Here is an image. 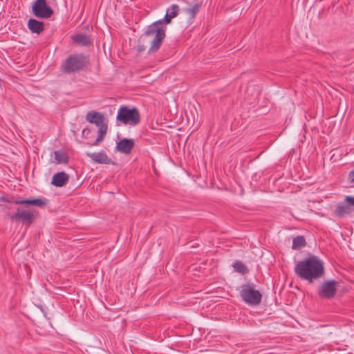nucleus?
Wrapping results in <instances>:
<instances>
[{"label": "nucleus", "instance_id": "nucleus-1", "mask_svg": "<svg viewBox=\"0 0 354 354\" xmlns=\"http://www.w3.org/2000/svg\"><path fill=\"white\" fill-rule=\"evenodd\" d=\"M179 10V6L177 4L171 5L167 9L163 19H159L147 27L144 35L140 37L139 40L144 41L145 37H153L150 42L148 53H156L160 49L166 36V26L171 24V19L178 15Z\"/></svg>", "mask_w": 354, "mask_h": 354}, {"label": "nucleus", "instance_id": "nucleus-2", "mask_svg": "<svg viewBox=\"0 0 354 354\" xmlns=\"http://www.w3.org/2000/svg\"><path fill=\"white\" fill-rule=\"evenodd\" d=\"M295 274L308 283L324 275V263L315 255H310L297 263L294 268Z\"/></svg>", "mask_w": 354, "mask_h": 354}, {"label": "nucleus", "instance_id": "nucleus-3", "mask_svg": "<svg viewBox=\"0 0 354 354\" xmlns=\"http://www.w3.org/2000/svg\"><path fill=\"white\" fill-rule=\"evenodd\" d=\"M90 64L89 57L83 53L69 55L60 65L63 73L72 74L85 70Z\"/></svg>", "mask_w": 354, "mask_h": 354}, {"label": "nucleus", "instance_id": "nucleus-4", "mask_svg": "<svg viewBox=\"0 0 354 354\" xmlns=\"http://www.w3.org/2000/svg\"><path fill=\"white\" fill-rule=\"evenodd\" d=\"M104 116L102 113L95 111H91L87 113L86 120L88 122L95 124L98 127L97 137L95 142L91 144V146H97L102 142L108 130V126L104 122Z\"/></svg>", "mask_w": 354, "mask_h": 354}, {"label": "nucleus", "instance_id": "nucleus-5", "mask_svg": "<svg viewBox=\"0 0 354 354\" xmlns=\"http://www.w3.org/2000/svg\"><path fill=\"white\" fill-rule=\"evenodd\" d=\"M116 120L125 125L136 126L140 122V113L135 106L122 105L118 111Z\"/></svg>", "mask_w": 354, "mask_h": 354}, {"label": "nucleus", "instance_id": "nucleus-6", "mask_svg": "<svg viewBox=\"0 0 354 354\" xmlns=\"http://www.w3.org/2000/svg\"><path fill=\"white\" fill-rule=\"evenodd\" d=\"M37 212L30 208L22 209L19 207L16 208V212L13 214L7 213L8 218L12 222H19L26 226L31 225L37 217Z\"/></svg>", "mask_w": 354, "mask_h": 354}, {"label": "nucleus", "instance_id": "nucleus-7", "mask_svg": "<svg viewBox=\"0 0 354 354\" xmlns=\"http://www.w3.org/2000/svg\"><path fill=\"white\" fill-rule=\"evenodd\" d=\"M255 286L252 283H244L239 292L243 301L252 306L259 305L262 299V294L259 290L255 289Z\"/></svg>", "mask_w": 354, "mask_h": 354}, {"label": "nucleus", "instance_id": "nucleus-8", "mask_svg": "<svg viewBox=\"0 0 354 354\" xmlns=\"http://www.w3.org/2000/svg\"><path fill=\"white\" fill-rule=\"evenodd\" d=\"M32 12L37 18L48 19L53 15L54 10L46 0H35L32 6Z\"/></svg>", "mask_w": 354, "mask_h": 354}, {"label": "nucleus", "instance_id": "nucleus-9", "mask_svg": "<svg viewBox=\"0 0 354 354\" xmlns=\"http://www.w3.org/2000/svg\"><path fill=\"white\" fill-rule=\"evenodd\" d=\"M1 201L7 202L8 203H12L15 205H22L26 206L33 205L39 207H42L45 206L48 203L47 199L42 198H15V197H11L10 198H1Z\"/></svg>", "mask_w": 354, "mask_h": 354}, {"label": "nucleus", "instance_id": "nucleus-10", "mask_svg": "<svg viewBox=\"0 0 354 354\" xmlns=\"http://www.w3.org/2000/svg\"><path fill=\"white\" fill-rule=\"evenodd\" d=\"M86 156L89 157L93 162L98 164L113 165H115V162L109 158L105 151H101L100 152L87 153Z\"/></svg>", "mask_w": 354, "mask_h": 354}, {"label": "nucleus", "instance_id": "nucleus-11", "mask_svg": "<svg viewBox=\"0 0 354 354\" xmlns=\"http://www.w3.org/2000/svg\"><path fill=\"white\" fill-rule=\"evenodd\" d=\"M134 146L135 142L133 139L124 138L117 142L115 150L122 153L129 154Z\"/></svg>", "mask_w": 354, "mask_h": 354}, {"label": "nucleus", "instance_id": "nucleus-12", "mask_svg": "<svg viewBox=\"0 0 354 354\" xmlns=\"http://www.w3.org/2000/svg\"><path fill=\"white\" fill-rule=\"evenodd\" d=\"M69 180V175L65 171L55 173L51 180V185L57 187H62L66 185Z\"/></svg>", "mask_w": 354, "mask_h": 354}, {"label": "nucleus", "instance_id": "nucleus-13", "mask_svg": "<svg viewBox=\"0 0 354 354\" xmlns=\"http://www.w3.org/2000/svg\"><path fill=\"white\" fill-rule=\"evenodd\" d=\"M318 296L321 299H330L332 297V279L328 280L320 284L317 291Z\"/></svg>", "mask_w": 354, "mask_h": 354}, {"label": "nucleus", "instance_id": "nucleus-14", "mask_svg": "<svg viewBox=\"0 0 354 354\" xmlns=\"http://www.w3.org/2000/svg\"><path fill=\"white\" fill-rule=\"evenodd\" d=\"M27 26L32 33L39 35L44 30V23L34 18H30Z\"/></svg>", "mask_w": 354, "mask_h": 354}, {"label": "nucleus", "instance_id": "nucleus-15", "mask_svg": "<svg viewBox=\"0 0 354 354\" xmlns=\"http://www.w3.org/2000/svg\"><path fill=\"white\" fill-rule=\"evenodd\" d=\"M74 43L82 46H88L93 44L91 37L86 34L77 33L71 37Z\"/></svg>", "mask_w": 354, "mask_h": 354}, {"label": "nucleus", "instance_id": "nucleus-16", "mask_svg": "<svg viewBox=\"0 0 354 354\" xmlns=\"http://www.w3.org/2000/svg\"><path fill=\"white\" fill-rule=\"evenodd\" d=\"M55 159L57 163L67 164L69 162V156L68 153L63 150L55 151Z\"/></svg>", "mask_w": 354, "mask_h": 354}, {"label": "nucleus", "instance_id": "nucleus-17", "mask_svg": "<svg viewBox=\"0 0 354 354\" xmlns=\"http://www.w3.org/2000/svg\"><path fill=\"white\" fill-rule=\"evenodd\" d=\"M202 6V3H197L192 6L191 8H187L184 9V11L187 15H189V19H193L196 17V15L198 13L201 8Z\"/></svg>", "mask_w": 354, "mask_h": 354}, {"label": "nucleus", "instance_id": "nucleus-18", "mask_svg": "<svg viewBox=\"0 0 354 354\" xmlns=\"http://www.w3.org/2000/svg\"><path fill=\"white\" fill-rule=\"evenodd\" d=\"M306 245V241L304 236H297L295 237L292 240V250H299L301 248L305 247Z\"/></svg>", "mask_w": 354, "mask_h": 354}, {"label": "nucleus", "instance_id": "nucleus-19", "mask_svg": "<svg viewBox=\"0 0 354 354\" xmlns=\"http://www.w3.org/2000/svg\"><path fill=\"white\" fill-rule=\"evenodd\" d=\"M353 212L351 207H348L345 203L344 204L339 205L336 208V214L339 216H344Z\"/></svg>", "mask_w": 354, "mask_h": 354}, {"label": "nucleus", "instance_id": "nucleus-20", "mask_svg": "<svg viewBox=\"0 0 354 354\" xmlns=\"http://www.w3.org/2000/svg\"><path fill=\"white\" fill-rule=\"evenodd\" d=\"M232 266L236 272L242 274H245L249 272L248 267L241 261H236Z\"/></svg>", "mask_w": 354, "mask_h": 354}, {"label": "nucleus", "instance_id": "nucleus-21", "mask_svg": "<svg viewBox=\"0 0 354 354\" xmlns=\"http://www.w3.org/2000/svg\"><path fill=\"white\" fill-rule=\"evenodd\" d=\"M345 203L351 208L354 210V197L353 196H346L345 198Z\"/></svg>", "mask_w": 354, "mask_h": 354}, {"label": "nucleus", "instance_id": "nucleus-22", "mask_svg": "<svg viewBox=\"0 0 354 354\" xmlns=\"http://www.w3.org/2000/svg\"><path fill=\"white\" fill-rule=\"evenodd\" d=\"M146 49V46L144 44H139L137 47V50L138 53H142L145 51Z\"/></svg>", "mask_w": 354, "mask_h": 354}, {"label": "nucleus", "instance_id": "nucleus-23", "mask_svg": "<svg viewBox=\"0 0 354 354\" xmlns=\"http://www.w3.org/2000/svg\"><path fill=\"white\" fill-rule=\"evenodd\" d=\"M348 180L351 183H354V170L349 174Z\"/></svg>", "mask_w": 354, "mask_h": 354}, {"label": "nucleus", "instance_id": "nucleus-24", "mask_svg": "<svg viewBox=\"0 0 354 354\" xmlns=\"http://www.w3.org/2000/svg\"><path fill=\"white\" fill-rule=\"evenodd\" d=\"M89 131H90V130H89L88 129H84V130L82 131V135H84V133H85L86 132H88V133Z\"/></svg>", "mask_w": 354, "mask_h": 354}, {"label": "nucleus", "instance_id": "nucleus-25", "mask_svg": "<svg viewBox=\"0 0 354 354\" xmlns=\"http://www.w3.org/2000/svg\"><path fill=\"white\" fill-rule=\"evenodd\" d=\"M334 285H335V284L333 283V286H334ZM335 287L333 286V293L335 292Z\"/></svg>", "mask_w": 354, "mask_h": 354}]
</instances>
